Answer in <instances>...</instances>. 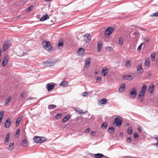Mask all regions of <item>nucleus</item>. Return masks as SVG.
<instances>
[{"label":"nucleus","instance_id":"nucleus-53","mask_svg":"<svg viewBox=\"0 0 158 158\" xmlns=\"http://www.w3.org/2000/svg\"><path fill=\"white\" fill-rule=\"evenodd\" d=\"M96 80L97 81H101L102 80V79L100 77H98L96 78Z\"/></svg>","mask_w":158,"mask_h":158},{"label":"nucleus","instance_id":"nucleus-19","mask_svg":"<svg viewBox=\"0 0 158 158\" xmlns=\"http://www.w3.org/2000/svg\"><path fill=\"white\" fill-rule=\"evenodd\" d=\"M84 53V50L83 48H80L78 50L77 53L78 55H81Z\"/></svg>","mask_w":158,"mask_h":158},{"label":"nucleus","instance_id":"nucleus-47","mask_svg":"<svg viewBox=\"0 0 158 158\" xmlns=\"http://www.w3.org/2000/svg\"><path fill=\"white\" fill-rule=\"evenodd\" d=\"M142 45H143L142 43H141L140 44V45L138 47V49H137L138 50H139V51L141 49Z\"/></svg>","mask_w":158,"mask_h":158},{"label":"nucleus","instance_id":"nucleus-11","mask_svg":"<svg viewBox=\"0 0 158 158\" xmlns=\"http://www.w3.org/2000/svg\"><path fill=\"white\" fill-rule=\"evenodd\" d=\"M125 85L124 84H123L120 86L118 89V92L120 93H122L125 91Z\"/></svg>","mask_w":158,"mask_h":158},{"label":"nucleus","instance_id":"nucleus-26","mask_svg":"<svg viewBox=\"0 0 158 158\" xmlns=\"http://www.w3.org/2000/svg\"><path fill=\"white\" fill-rule=\"evenodd\" d=\"M14 148V143L13 142L10 143L9 144L8 149L10 151L13 150Z\"/></svg>","mask_w":158,"mask_h":158},{"label":"nucleus","instance_id":"nucleus-60","mask_svg":"<svg viewBox=\"0 0 158 158\" xmlns=\"http://www.w3.org/2000/svg\"><path fill=\"white\" fill-rule=\"evenodd\" d=\"M95 73H97V72H96Z\"/></svg>","mask_w":158,"mask_h":158},{"label":"nucleus","instance_id":"nucleus-35","mask_svg":"<svg viewBox=\"0 0 158 158\" xmlns=\"http://www.w3.org/2000/svg\"><path fill=\"white\" fill-rule=\"evenodd\" d=\"M56 106L55 105H50L48 106V108L49 109H52L56 107Z\"/></svg>","mask_w":158,"mask_h":158},{"label":"nucleus","instance_id":"nucleus-37","mask_svg":"<svg viewBox=\"0 0 158 158\" xmlns=\"http://www.w3.org/2000/svg\"><path fill=\"white\" fill-rule=\"evenodd\" d=\"M63 42L62 40H60L58 44V47L63 46Z\"/></svg>","mask_w":158,"mask_h":158},{"label":"nucleus","instance_id":"nucleus-4","mask_svg":"<svg viewBox=\"0 0 158 158\" xmlns=\"http://www.w3.org/2000/svg\"><path fill=\"white\" fill-rule=\"evenodd\" d=\"M122 122V118L119 116H118L114 119V123H116V126L120 127L121 125Z\"/></svg>","mask_w":158,"mask_h":158},{"label":"nucleus","instance_id":"nucleus-43","mask_svg":"<svg viewBox=\"0 0 158 158\" xmlns=\"http://www.w3.org/2000/svg\"><path fill=\"white\" fill-rule=\"evenodd\" d=\"M41 143H42L45 141H46V138L44 137H41Z\"/></svg>","mask_w":158,"mask_h":158},{"label":"nucleus","instance_id":"nucleus-15","mask_svg":"<svg viewBox=\"0 0 158 158\" xmlns=\"http://www.w3.org/2000/svg\"><path fill=\"white\" fill-rule=\"evenodd\" d=\"M34 140L35 142L41 143V137L35 136L34 138Z\"/></svg>","mask_w":158,"mask_h":158},{"label":"nucleus","instance_id":"nucleus-40","mask_svg":"<svg viewBox=\"0 0 158 158\" xmlns=\"http://www.w3.org/2000/svg\"><path fill=\"white\" fill-rule=\"evenodd\" d=\"M119 44L120 45H122L123 44V39L122 37H119Z\"/></svg>","mask_w":158,"mask_h":158},{"label":"nucleus","instance_id":"nucleus-42","mask_svg":"<svg viewBox=\"0 0 158 158\" xmlns=\"http://www.w3.org/2000/svg\"><path fill=\"white\" fill-rule=\"evenodd\" d=\"M89 95L88 92L87 91H85L82 93V96L83 97L87 96Z\"/></svg>","mask_w":158,"mask_h":158},{"label":"nucleus","instance_id":"nucleus-41","mask_svg":"<svg viewBox=\"0 0 158 158\" xmlns=\"http://www.w3.org/2000/svg\"><path fill=\"white\" fill-rule=\"evenodd\" d=\"M62 115V114L60 113H59V114H57L56 115L55 118L56 119H58L61 117Z\"/></svg>","mask_w":158,"mask_h":158},{"label":"nucleus","instance_id":"nucleus-2","mask_svg":"<svg viewBox=\"0 0 158 158\" xmlns=\"http://www.w3.org/2000/svg\"><path fill=\"white\" fill-rule=\"evenodd\" d=\"M147 89V86L145 85H143L140 91L139 92L138 97L139 99L140 97L143 98Z\"/></svg>","mask_w":158,"mask_h":158},{"label":"nucleus","instance_id":"nucleus-48","mask_svg":"<svg viewBox=\"0 0 158 158\" xmlns=\"http://www.w3.org/2000/svg\"><path fill=\"white\" fill-rule=\"evenodd\" d=\"M134 136L135 138L138 137V135L137 133H135L134 134Z\"/></svg>","mask_w":158,"mask_h":158},{"label":"nucleus","instance_id":"nucleus-3","mask_svg":"<svg viewBox=\"0 0 158 158\" xmlns=\"http://www.w3.org/2000/svg\"><path fill=\"white\" fill-rule=\"evenodd\" d=\"M137 89L134 87L132 88L130 91V97L132 98H134L137 95Z\"/></svg>","mask_w":158,"mask_h":158},{"label":"nucleus","instance_id":"nucleus-57","mask_svg":"<svg viewBox=\"0 0 158 158\" xmlns=\"http://www.w3.org/2000/svg\"><path fill=\"white\" fill-rule=\"evenodd\" d=\"M1 54H2V50L1 49H0V59H1Z\"/></svg>","mask_w":158,"mask_h":158},{"label":"nucleus","instance_id":"nucleus-20","mask_svg":"<svg viewBox=\"0 0 158 158\" xmlns=\"http://www.w3.org/2000/svg\"><path fill=\"white\" fill-rule=\"evenodd\" d=\"M10 138V134L8 133L6 136V138L4 142L6 145H7V143H8Z\"/></svg>","mask_w":158,"mask_h":158},{"label":"nucleus","instance_id":"nucleus-31","mask_svg":"<svg viewBox=\"0 0 158 158\" xmlns=\"http://www.w3.org/2000/svg\"><path fill=\"white\" fill-rule=\"evenodd\" d=\"M114 127H110L108 129V132L110 133L114 132Z\"/></svg>","mask_w":158,"mask_h":158},{"label":"nucleus","instance_id":"nucleus-38","mask_svg":"<svg viewBox=\"0 0 158 158\" xmlns=\"http://www.w3.org/2000/svg\"><path fill=\"white\" fill-rule=\"evenodd\" d=\"M127 133L129 134H131L132 133V128L131 127H129L127 129Z\"/></svg>","mask_w":158,"mask_h":158},{"label":"nucleus","instance_id":"nucleus-55","mask_svg":"<svg viewBox=\"0 0 158 158\" xmlns=\"http://www.w3.org/2000/svg\"><path fill=\"white\" fill-rule=\"evenodd\" d=\"M90 131V129L89 128H88L86 129V130L85 131V132H86L89 133V132Z\"/></svg>","mask_w":158,"mask_h":158},{"label":"nucleus","instance_id":"nucleus-6","mask_svg":"<svg viewBox=\"0 0 158 158\" xmlns=\"http://www.w3.org/2000/svg\"><path fill=\"white\" fill-rule=\"evenodd\" d=\"M10 45V42L8 41L5 42L3 44V49L5 51L7 50Z\"/></svg>","mask_w":158,"mask_h":158},{"label":"nucleus","instance_id":"nucleus-28","mask_svg":"<svg viewBox=\"0 0 158 158\" xmlns=\"http://www.w3.org/2000/svg\"><path fill=\"white\" fill-rule=\"evenodd\" d=\"M68 84V83L67 81H64L60 83V85L63 87H65L67 86Z\"/></svg>","mask_w":158,"mask_h":158},{"label":"nucleus","instance_id":"nucleus-39","mask_svg":"<svg viewBox=\"0 0 158 158\" xmlns=\"http://www.w3.org/2000/svg\"><path fill=\"white\" fill-rule=\"evenodd\" d=\"M107 126V124L106 123H103L102 125V127L103 129H106Z\"/></svg>","mask_w":158,"mask_h":158},{"label":"nucleus","instance_id":"nucleus-33","mask_svg":"<svg viewBox=\"0 0 158 158\" xmlns=\"http://www.w3.org/2000/svg\"><path fill=\"white\" fill-rule=\"evenodd\" d=\"M150 60H149L146 59L145 60V66L148 67L149 66Z\"/></svg>","mask_w":158,"mask_h":158},{"label":"nucleus","instance_id":"nucleus-5","mask_svg":"<svg viewBox=\"0 0 158 158\" xmlns=\"http://www.w3.org/2000/svg\"><path fill=\"white\" fill-rule=\"evenodd\" d=\"M114 29L111 27L107 28L105 32V35H110L114 31Z\"/></svg>","mask_w":158,"mask_h":158},{"label":"nucleus","instance_id":"nucleus-29","mask_svg":"<svg viewBox=\"0 0 158 158\" xmlns=\"http://www.w3.org/2000/svg\"><path fill=\"white\" fill-rule=\"evenodd\" d=\"M154 86L153 85H151L150 86L149 89L148 90V91L150 92V93H152H152L153 92V90L154 89Z\"/></svg>","mask_w":158,"mask_h":158},{"label":"nucleus","instance_id":"nucleus-24","mask_svg":"<svg viewBox=\"0 0 158 158\" xmlns=\"http://www.w3.org/2000/svg\"><path fill=\"white\" fill-rule=\"evenodd\" d=\"M11 99V96H9L7 99L6 100L4 105L5 106H6L8 105L9 103L10 102V100Z\"/></svg>","mask_w":158,"mask_h":158},{"label":"nucleus","instance_id":"nucleus-9","mask_svg":"<svg viewBox=\"0 0 158 158\" xmlns=\"http://www.w3.org/2000/svg\"><path fill=\"white\" fill-rule=\"evenodd\" d=\"M107 102V100L106 98H104L100 100L98 104L99 105L103 106V105L106 104Z\"/></svg>","mask_w":158,"mask_h":158},{"label":"nucleus","instance_id":"nucleus-8","mask_svg":"<svg viewBox=\"0 0 158 158\" xmlns=\"http://www.w3.org/2000/svg\"><path fill=\"white\" fill-rule=\"evenodd\" d=\"M8 61V59L6 57L4 58L2 61V65L3 67L6 65Z\"/></svg>","mask_w":158,"mask_h":158},{"label":"nucleus","instance_id":"nucleus-1","mask_svg":"<svg viewBox=\"0 0 158 158\" xmlns=\"http://www.w3.org/2000/svg\"><path fill=\"white\" fill-rule=\"evenodd\" d=\"M42 44L44 48L47 51H50L52 50V47L49 42L44 41Z\"/></svg>","mask_w":158,"mask_h":158},{"label":"nucleus","instance_id":"nucleus-50","mask_svg":"<svg viewBox=\"0 0 158 158\" xmlns=\"http://www.w3.org/2000/svg\"><path fill=\"white\" fill-rule=\"evenodd\" d=\"M19 131H20L19 129H18L16 131L15 135H18L19 133Z\"/></svg>","mask_w":158,"mask_h":158},{"label":"nucleus","instance_id":"nucleus-25","mask_svg":"<svg viewBox=\"0 0 158 158\" xmlns=\"http://www.w3.org/2000/svg\"><path fill=\"white\" fill-rule=\"evenodd\" d=\"M49 18L48 15L46 14L44 16H43L42 17H41L40 20L41 21H44L46 20L47 19H48Z\"/></svg>","mask_w":158,"mask_h":158},{"label":"nucleus","instance_id":"nucleus-34","mask_svg":"<svg viewBox=\"0 0 158 158\" xmlns=\"http://www.w3.org/2000/svg\"><path fill=\"white\" fill-rule=\"evenodd\" d=\"M4 115V112L3 111H1L0 113V123H1Z\"/></svg>","mask_w":158,"mask_h":158},{"label":"nucleus","instance_id":"nucleus-16","mask_svg":"<svg viewBox=\"0 0 158 158\" xmlns=\"http://www.w3.org/2000/svg\"><path fill=\"white\" fill-rule=\"evenodd\" d=\"M44 64V65L47 67H50L53 65V63L50 61H46Z\"/></svg>","mask_w":158,"mask_h":158},{"label":"nucleus","instance_id":"nucleus-23","mask_svg":"<svg viewBox=\"0 0 158 158\" xmlns=\"http://www.w3.org/2000/svg\"><path fill=\"white\" fill-rule=\"evenodd\" d=\"M94 156L95 158H102L105 156L103 154L100 153L95 154Z\"/></svg>","mask_w":158,"mask_h":158},{"label":"nucleus","instance_id":"nucleus-56","mask_svg":"<svg viewBox=\"0 0 158 158\" xmlns=\"http://www.w3.org/2000/svg\"><path fill=\"white\" fill-rule=\"evenodd\" d=\"M138 131L139 132H140L141 131V129L140 127H138Z\"/></svg>","mask_w":158,"mask_h":158},{"label":"nucleus","instance_id":"nucleus-7","mask_svg":"<svg viewBox=\"0 0 158 158\" xmlns=\"http://www.w3.org/2000/svg\"><path fill=\"white\" fill-rule=\"evenodd\" d=\"M11 125L10 120V118H7L5 123L4 127L6 128H9Z\"/></svg>","mask_w":158,"mask_h":158},{"label":"nucleus","instance_id":"nucleus-30","mask_svg":"<svg viewBox=\"0 0 158 158\" xmlns=\"http://www.w3.org/2000/svg\"><path fill=\"white\" fill-rule=\"evenodd\" d=\"M21 119V117H18L16 119V126L17 127L19 126V123L20 122V121Z\"/></svg>","mask_w":158,"mask_h":158},{"label":"nucleus","instance_id":"nucleus-12","mask_svg":"<svg viewBox=\"0 0 158 158\" xmlns=\"http://www.w3.org/2000/svg\"><path fill=\"white\" fill-rule=\"evenodd\" d=\"M123 78L125 80H132L133 78L131 75H125L123 76Z\"/></svg>","mask_w":158,"mask_h":158},{"label":"nucleus","instance_id":"nucleus-58","mask_svg":"<svg viewBox=\"0 0 158 158\" xmlns=\"http://www.w3.org/2000/svg\"><path fill=\"white\" fill-rule=\"evenodd\" d=\"M143 99H141L140 100V102H143Z\"/></svg>","mask_w":158,"mask_h":158},{"label":"nucleus","instance_id":"nucleus-17","mask_svg":"<svg viewBox=\"0 0 158 158\" xmlns=\"http://www.w3.org/2000/svg\"><path fill=\"white\" fill-rule=\"evenodd\" d=\"M54 86L53 85H51L49 83L48 84L46 85V88L49 91L52 89L54 88Z\"/></svg>","mask_w":158,"mask_h":158},{"label":"nucleus","instance_id":"nucleus-54","mask_svg":"<svg viewBox=\"0 0 158 158\" xmlns=\"http://www.w3.org/2000/svg\"><path fill=\"white\" fill-rule=\"evenodd\" d=\"M95 134V132L94 131H92L91 133V135L92 136H94Z\"/></svg>","mask_w":158,"mask_h":158},{"label":"nucleus","instance_id":"nucleus-13","mask_svg":"<svg viewBox=\"0 0 158 158\" xmlns=\"http://www.w3.org/2000/svg\"><path fill=\"white\" fill-rule=\"evenodd\" d=\"M102 47V42L101 41H99L98 42V46H97V51L98 52H99Z\"/></svg>","mask_w":158,"mask_h":158},{"label":"nucleus","instance_id":"nucleus-32","mask_svg":"<svg viewBox=\"0 0 158 158\" xmlns=\"http://www.w3.org/2000/svg\"><path fill=\"white\" fill-rule=\"evenodd\" d=\"M131 66L130 61L129 60H127L126 64V66L128 68H130Z\"/></svg>","mask_w":158,"mask_h":158},{"label":"nucleus","instance_id":"nucleus-22","mask_svg":"<svg viewBox=\"0 0 158 158\" xmlns=\"http://www.w3.org/2000/svg\"><path fill=\"white\" fill-rule=\"evenodd\" d=\"M108 69L106 68L105 69H102V73L103 76H105L108 73Z\"/></svg>","mask_w":158,"mask_h":158},{"label":"nucleus","instance_id":"nucleus-59","mask_svg":"<svg viewBox=\"0 0 158 158\" xmlns=\"http://www.w3.org/2000/svg\"><path fill=\"white\" fill-rule=\"evenodd\" d=\"M107 48H108V49H110L111 47H107V48H106V49Z\"/></svg>","mask_w":158,"mask_h":158},{"label":"nucleus","instance_id":"nucleus-51","mask_svg":"<svg viewBox=\"0 0 158 158\" xmlns=\"http://www.w3.org/2000/svg\"><path fill=\"white\" fill-rule=\"evenodd\" d=\"M155 139L157 141V143H155V145H158V137H155Z\"/></svg>","mask_w":158,"mask_h":158},{"label":"nucleus","instance_id":"nucleus-44","mask_svg":"<svg viewBox=\"0 0 158 158\" xmlns=\"http://www.w3.org/2000/svg\"><path fill=\"white\" fill-rule=\"evenodd\" d=\"M75 110L78 111L76 110ZM78 112L80 113V114H84V113H86L87 112V111H86V112H83V110H79V111H78Z\"/></svg>","mask_w":158,"mask_h":158},{"label":"nucleus","instance_id":"nucleus-49","mask_svg":"<svg viewBox=\"0 0 158 158\" xmlns=\"http://www.w3.org/2000/svg\"><path fill=\"white\" fill-rule=\"evenodd\" d=\"M33 7L32 6L29 7L27 9V10L29 12L32 9Z\"/></svg>","mask_w":158,"mask_h":158},{"label":"nucleus","instance_id":"nucleus-14","mask_svg":"<svg viewBox=\"0 0 158 158\" xmlns=\"http://www.w3.org/2000/svg\"><path fill=\"white\" fill-rule=\"evenodd\" d=\"M91 59L89 58H87L85 61V67L86 68L89 67L90 64Z\"/></svg>","mask_w":158,"mask_h":158},{"label":"nucleus","instance_id":"nucleus-21","mask_svg":"<svg viewBox=\"0 0 158 158\" xmlns=\"http://www.w3.org/2000/svg\"><path fill=\"white\" fill-rule=\"evenodd\" d=\"M84 36L85 38H86V41L87 42H89L91 39V37L90 35L88 34H85Z\"/></svg>","mask_w":158,"mask_h":158},{"label":"nucleus","instance_id":"nucleus-27","mask_svg":"<svg viewBox=\"0 0 158 158\" xmlns=\"http://www.w3.org/2000/svg\"><path fill=\"white\" fill-rule=\"evenodd\" d=\"M70 118V116L69 115H66L63 119L62 122H66Z\"/></svg>","mask_w":158,"mask_h":158},{"label":"nucleus","instance_id":"nucleus-52","mask_svg":"<svg viewBox=\"0 0 158 158\" xmlns=\"http://www.w3.org/2000/svg\"><path fill=\"white\" fill-rule=\"evenodd\" d=\"M127 142L129 143L131 141V138L130 137L128 138L127 139Z\"/></svg>","mask_w":158,"mask_h":158},{"label":"nucleus","instance_id":"nucleus-10","mask_svg":"<svg viewBox=\"0 0 158 158\" xmlns=\"http://www.w3.org/2000/svg\"><path fill=\"white\" fill-rule=\"evenodd\" d=\"M142 64H140L137 67V71L139 73H142L143 72V69L142 67Z\"/></svg>","mask_w":158,"mask_h":158},{"label":"nucleus","instance_id":"nucleus-36","mask_svg":"<svg viewBox=\"0 0 158 158\" xmlns=\"http://www.w3.org/2000/svg\"><path fill=\"white\" fill-rule=\"evenodd\" d=\"M156 56V53L154 52L151 54V60L152 61H154L155 60V57Z\"/></svg>","mask_w":158,"mask_h":158},{"label":"nucleus","instance_id":"nucleus-46","mask_svg":"<svg viewBox=\"0 0 158 158\" xmlns=\"http://www.w3.org/2000/svg\"><path fill=\"white\" fill-rule=\"evenodd\" d=\"M158 16V11H157L156 12L152 14V16Z\"/></svg>","mask_w":158,"mask_h":158},{"label":"nucleus","instance_id":"nucleus-45","mask_svg":"<svg viewBox=\"0 0 158 158\" xmlns=\"http://www.w3.org/2000/svg\"><path fill=\"white\" fill-rule=\"evenodd\" d=\"M26 93L25 92H22L20 94V96L22 98L23 97L25 96V95L26 94Z\"/></svg>","mask_w":158,"mask_h":158},{"label":"nucleus","instance_id":"nucleus-18","mask_svg":"<svg viewBox=\"0 0 158 158\" xmlns=\"http://www.w3.org/2000/svg\"><path fill=\"white\" fill-rule=\"evenodd\" d=\"M21 144L23 147H26L28 145V143L27 139L23 140L21 142Z\"/></svg>","mask_w":158,"mask_h":158}]
</instances>
